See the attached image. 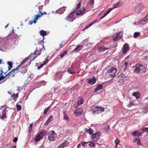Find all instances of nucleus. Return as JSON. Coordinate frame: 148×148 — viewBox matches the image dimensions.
Instances as JSON below:
<instances>
[{"instance_id": "obj_55", "label": "nucleus", "mask_w": 148, "mask_h": 148, "mask_svg": "<svg viewBox=\"0 0 148 148\" xmlns=\"http://www.w3.org/2000/svg\"><path fill=\"white\" fill-rule=\"evenodd\" d=\"M18 140V138L17 137H15L14 138L13 141L15 143Z\"/></svg>"}, {"instance_id": "obj_36", "label": "nucleus", "mask_w": 148, "mask_h": 148, "mask_svg": "<svg viewBox=\"0 0 148 148\" xmlns=\"http://www.w3.org/2000/svg\"><path fill=\"white\" fill-rule=\"evenodd\" d=\"M140 34V33L138 32H135L134 34V38H136L138 37Z\"/></svg>"}, {"instance_id": "obj_20", "label": "nucleus", "mask_w": 148, "mask_h": 148, "mask_svg": "<svg viewBox=\"0 0 148 148\" xmlns=\"http://www.w3.org/2000/svg\"><path fill=\"white\" fill-rule=\"evenodd\" d=\"M24 67H20L18 68V71H19V74L21 75H23L25 73V71L23 70Z\"/></svg>"}, {"instance_id": "obj_13", "label": "nucleus", "mask_w": 148, "mask_h": 148, "mask_svg": "<svg viewBox=\"0 0 148 148\" xmlns=\"http://www.w3.org/2000/svg\"><path fill=\"white\" fill-rule=\"evenodd\" d=\"M129 49L128 45L126 43L123 46L122 48V51L123 53H125Z\"/></svg>"}, {"instance_id": "obj_64", "label": "nucleus", "mask_w": 148, "mask_h": 148, "mask_svg": "<svg viewBox=\"0 0 148 148\" xmlns=\"http://www.w3.org/2000/svg\"><path fill=\"white\" fill-rule=\"evenodd\" d=\"M8 24L7 25H6L5 27V28H6L8 26Z\"/></svg>"}, {"instance_id": "obj_60", "label": "nucleus", "mask_w": 148, "mask_h": 148, "mask_svg": "<svg viewBox=\"0 0 148 148\" xmlns=\"http://www.w3.org/2000/svg\"><path fill=\"white\" fill-rule=\"evenodd\" d=\"M68 72L70 73L71 74H72L73 73H74L73 72H71L70 70H69V69L68 70Z\"/></svg>"}, {"instance_id": "obj_25", "label": "nucleus", "mask_w": 148, "mask_h": 148, "mask_svg": "<svg viewBox=\"0 0 148 148\" xmlns=\"http://www.w3.org/2000/svg\"><path fill=\"white\" fill-rule=\"evenodd\" d=\"M18 94L17 93L16 94L13 93L12 95H11V97H13V99H14V101H16L17 100V98L18 97Z\"/></svg>"}, {"instance_id": "obj_50", "label": "nucleus", "mask_w": 148, "mask_h": 148, "mask_svg": "<svg viewBox=\"0 0 148 148\" xmlns=\"http://www.w3.org/2000/svg\"><path fill=\"white\" fill-rule=\"evenodd\" d=\"M120 141L119 139L118 138H117L116 140L115 141V143L116 145H117L119 143Z\"/></svg>"}, {"instance_id": "obj_44", "label": "nucleus", "mask_w": 148, "mask_h": 148, "mask_svg": "<svg viewBox=\"0 0 148 148\" xmlns=\"http://www.w3.org/2000/svg\"><path fill=\"white\" fill-rule=\"evenodd\" d=\"M142 130L143 131L148 132V127H143Z\"/></svg>"}, {"instance_id": "obj_14", "label": "nucleus", "mask_w": 148, "mask_h": 148, "mask_svg": "<svg viewBox=\"0 0 148 148\" xmlns=\"http://www.w3.org/2000/svg\"><path fill=\"white\" fill-rule=\"evenodd\" d=\"M7 109L6 108H5L3 110L2 113V115L0 116V118L3 119H4L6 118V112Z\"/></svg>"}, {"instance_id": "obj_58", "label": "nucleus", "mask_w": 148, "mask_h": 148, "mask_svg": "<svg viewBox=\"0 0 148 148\" xmlns=\"http://www.w3.org/2000/svg\"><path fill=\"white\" fill-rule=\"evenodd\" d=\"M63 47V45L62 44V42H61V44L60 45V49L62 48Z\"/></svg>"}, {"instance_id": "obj_28", "label": "nucleus", "mask_w": 148, "mask_h": 148, "mask_svg": "<svg viewBox=\"0 0 148 148\" xmlns=\"http://www.w3.org/2000/svg\"><path fill=\"white\" fill-rule=\"evenodd\" d=\"M83 47V46H82L81 45H78L75 48L73 51H78L81 50Z\"/></svg>"}, {"instance_id": "obj_53", "label": "nucleus", "mask_w": 148, "mask_h": 148, "mask_svg": "<svg viewBox=\"0 0 148 148\" xmlns=\"http://www.w3.org/2000/svg\"><path fill=\"white\" fill-rule=\"evenodd\" d=\"M4 79V77L3 76H0V81H2V80H3ZM2 83V82H0V84Z\"/></svg>"}, {"instance_id": "obj_15", "label": "nucleus", "mask_w": 148, "mask_h": 148, "mask_svg": "<svg viewBox=\"0 0 148 148\" xmlns=\"http://www.w3.org/2000/svg\"><path fill=\"white\" fill-rule=\"evenodd\" d=\"M148 21V14L146 15L145 17L143 18L140 22V23L142 24H145Z\"/></svg>"}, {"instance_id": "obj_10", "label": "nucleus", "mask_w": 148, "mask_h": 148, "mask_svg": "<svg viewBox=\"0 0 148 148\" xmlns=\"http://www.w3.org/2000/svg\"><path fill=\"white\" fill-rule=\"evenodd\" d=\"M13 71L12 70L10 71L8 73H7V71L5 72V76H3L4 77V79L6 77L8 79H10L11 77H14L15 75V73H14Z\"/></svg>"}, {"instance_id": "obj_24", "label": "nucleus", "mask_w": 148, "mask_h": 148, "mask_svg": "<svg viewBox=\"0 0 148 148\" xmlns=\"http://www.w3.org/2000/svg\"><path fill=\"white\" fill-rule=\"evenodd\" d=\"M113 9V8H111L108 10H107V11L105 12V14H104V15L103 16H102V17L101 18V19H102V18L106 16Z\"/></svg>"}, {"instance_id": "obj_63", "label": "nucleus", "mask_w": 148, "mask_h": 148, "mask_svg": "<svg viewBox=\"0 0 148 148\" xmlns=\"http://www.w3.org/2000/svg\"><path fill=\"white\" fill-rule=\"evenodd\" d=\"M2 61V60L1 59H0V64H1Z\"/></svg>"}, {"instance_id": "obj_61", "label": "nucleus", "mask_w": 148, "mask_h": 148, "mask_svg": "<svg viewBox=\"0 0 148 148\" xmlns=\"http://www.w3.org/2000/svg\"><path fill=\"white\" fill-rule=\"evenodd\" d=\"M81 146V144L80 143L77 146V148H79Z\"/></svg>"}, {"instance_id": "obj_54", "label": "nucleus", "mask_w": 148, "mask_h": 148, "mask_svg": "<svg viewBox=\"0 0 148 148\" xmlns=\"http://www.w3.org/2000/svg\"><path fill=\"white\" fill-rule=\"evenodd\" d=\"M88 142H82L81 143V145H83L84 147H85V145L86 143H87Z\"/></svg>"}, {"instance_id": "obj_35", "label": "nucleus", "mask_w": 148, "mask_h": 148, "mask_svg": "<svg viewBox=\"0 0 148 148\" xmlns=\"http://www.w3.org/2000/svg\"><path fill=\"white\" fill-rule=\"evenodd\" d=\"M67 53V51H65L62 53L60 55V58H62Z\"/></svg>"}, {"instance_id": "obj_6", "label": "nucleus", "mask_w": 148, "mask_h": 148, "mask_svg": "<svg viewBox=\"0 0 148 148\" xmlns=\"http://www.w3.org/2000/svg\"><path fill=\"white\" fill-rule=\"evenodd\" d=\"M116 71L117 70L115 68L111 67L108 70L106 73L110 76L113 77L115 76Z\"/></svg>"}, {"instance_id": "obj_48", "label": "nucleus", "mask_w": 148, "mask_h": 148, "mask_svg": "<svg viewBox=\"0 0 148 148\" xmlns=\"http://www.w3.org/2000/svg\"><path fill=\"white\" fill-rule=\"evenodd\" d=\"M26 61L27 60L25 59L23 60L21 64L18 66H19V67L22 66L23 65V64L26 62Z\"/></svg>"}, {"instance_id": "obj_34", "label": "nucleus", "mask_w": 148, "mask_h": 148, "mask_svg": "<svg viewBox=\"0 0 148 148\" xmlns=\"http://www.w3.org/2000/svg\"><path fill=\"white\" fill-rule=\"evenodd\" d=\"M8 64L9 65L8 70H10L12 68V63L11 62H8Z\"/></svg>"}, {"instance_id": "obj_42", "label": "nucleus", "mask_w": 148, "mask_h": 148, "mask_svg": "<svg viewBox=\"0 0 148 148\" xmlns=\"http://www.w3.org/2000/svg\"><path fill=\"white\" fill-rule=\"evenodd\" d=\"M75 114L76 116L80 115L81 114V112H78V110L77 109L75 111Z\"/></svg>"}, {"instance_id": "obj_29", "label": "nucleus", "mask_w": 148, "mask_h": 148, "mask_svg": "<svg viewBox=\"0 0 148 148\" xmlns=\"http://www.w3.org/2000/svg\"><path fill=\"white\" fill-rule=\"evenodd\" d=\"M47 33L46 31L43 30H41L40 32V35L42 36L44 39V36L46 35Z\"/></svg>"}, {"instance_id": "obj_41", "label": "nucleus", "mask_w": 148, "mask_h": 148, "mask_svg": "<svg viewBox=\"0 0 148 148\" xmlns=\"http://www.w3.org/2000/svg\"><path fill=\"white\" fill-rule=\"evenodd\" d=\"M135 142L138 145L140 144V139L139 138H136L134 140Z\"/></svg>"}, {"instance_id": "obj_21", "label": "nucleus", "mask_w": 148, "mask_h": 148, "mask_svg": "<svg viewBox=\"0 0 148 148\" xmlns=\"http://www.w3.org/2000/svg\"><path fill=\"white\" fill-rule=\"evenodd\" d=\"M53 117L52 116H50L47 120L45 124V125H47L49 123L53 121Z\"/></svg>"}, {"instance_id": "obj_22", "label": "nucleus", "mask_w": 148, "mask_h": 148, "mask_svg": "<svg viewBox=\"0 0 148 148\" xmlns=\"http://www.w3.org/2000/svg\"><path fill=\"white\" fill-rule=\"evenodd\" d=\"M103 88V86L102 85H98L97 88L95 89V92H97L98 90H101Z\"/></svg>"}, {"instance_id": "obj_32", "label": "nucleus", "mask_w": 148, "mask_h": 148, "mask_svg": "<svg viewBox=\"0 0 148 148\" xmlns=\"http://www.w3.org/2000/svg\"><path fill=\"white\" fill-rule=\"evenodd\" d=\"M19 66H18L16 68L12 69V70L13 71V72L15 73V75L17 73L19 74V71H18V68H19Z\"/></svg>"}, {"instance_id": "obj_9", "label": "nucleus", "mask_w": 148, "mask_h": 148, "mask_svg": "<svg viewBox=\"0 0 148 148\" xmlns=\"http://www.w3.org/2000/svg\"><path fill=\"white\" fill-rule=\"evenodd\" d=\"M122 34L121 32H118L114 34L113 36V40L115 41H118L122 37Z\"/></svg>"}, {"instance_id": "obj_30", "label": "nucleus", "mask_w": 148, "mask_h": 148, "mask_svg": "<svg viewBox=\"0 0 148 148\" xmlns=\"http://www.w3.org/2000/svg\"><path fill=\"white\" fill-rule=\"evenodd\" d=\"M95 23V21L94 20L90 24L88 25L86 27L82 30V31H83L85 29H86L88 28L89 27H90L93 24H94V23Z\"/></svg>"}, {"instance_id": "obj_56", "label": "nucleus", "mask_w": 148, "mask_h": 148, "mask_svg": "<svg viewBox=\"0 0 148 148\" xmlns=\"http://www.w3.org/2000/svg\"><path fill=\"white\" fill-rule=\"evenodd\" d=\"M109 129V127L108 125H107L106 127L104 128V130L106 131H108Z\"/></svg>"}, {"instance_id": "obj_27", "label": "nucleus", "mask_w": 148, "mask_h": 148, "mask_svg": "<svg viewBox=\"0 0 148 148\" xmlns=\"http://www.w3.org/2000/svg\"><path fill=\"white\" fill-rule=\"evenodd\" d=\"M48 59H46L45 61H44L43 63L41 64L38 67V69H40L43 67L48 62Z\"/></svg>"}, {"instance_id": "obj_37", "label": "nucleus", "mask_w": 148, "mask_h": 148, "mask_svg": "<svg viewBox=\"0 0 148 148\" xmlns=\"http://www.w3.org/2000/svg\"><path fill=\"white\" fill-rule=\"evenodd\" d=\"M4 76V73L2 70V68L1 67H0V76Z\"/></svg>"}, {"instance_id": "obj_5", "label": "nucleus", "mask_w": 148, "mask_h": 148, "mask_svg": "<svg viewBox=\"0 0 148 148\" xmlns=\"http://www.w3.org/2000/svg\"><path fill=\"white\" fill-rule=\"evenodd\" d=\"M144 7V5L143 3H140L137 4L135 8L134 9V10L136 13H140L142 10L143 9Z\"/></svg>"}, {"instance_id": "obj_46", "label": "nucleus", "mask_w": 148, "mask_h": 148, "mask_svg": "<svg viewBox=\"0 0 148 148\" xmlns=\"http://www.w3.org/2000/svg\"><path fill=\"white\" fill-rule=\"evenodd\" d=\"M134 103H133V102H130L129 104H128L127 105V106L128 108H130L131 106H133L134 105Z\"/></svg>"}, {"instance_id": "obj_18", "label": "nucleus", "mask_w": 148, "mask_h": 148, "mask_svg": "<svg viewBox=\"0 0 148 148\" xmlns=\"http://www.w3.org/2000/svg\"><path fill=\"white\" fill-rule=\"evenodd\" d=\"M133 96L135 97L137 99H139L140 96V94L138 92H135L132 93Z\"/></svg>"}, {"instance_id": "obj_59", "label": "nucleus", "mask_w": 148, "mask_h": 148, "mask_svg": "<svg viewBox=\"0 0 148 148\" xmlns=\"http://www.w3.org/2000/svg\"><path fill=\"white\" fill-rule=\"evenodd\" d=\"M42 47H43V49H40V51H44V50L45 49V47H44V45H42Z\"/></svg>"}, {"instance_id": "obj_11", "label": "nucleus", "mask_w": 148, "mask_h": 148, "mask_svg": "<svg viewBox=\"0 0 148 148\" xmlns=\"http://www.w3.org/2000/svg\"><path fill=\"white\" fill-rule=\"evenodd\" d=\"M94 4V1L93 0H91L88 3L87 5L85 8L86 11L88 12L92 9L93 6Z\"/></svg>"}, {"instance_id": "obj_52", "label": "nucleus", "mask_w": 148, "mask_h": 148, "mask_svg": "<svg viewBox=\"0 0 148 148\" xmlns=\"http://www.w3.org/2000/svg\"><path fill=\"white\" fill-rule=\"evenodd\" d=\"M33 23H35V22H34V20L33 21H29V24L30 25H31L33 24Z\"/></svg>"}, {"instance_id": "obj_49", "label": "nucleus", "mask_w": 148, "mask_h": 148, "mask_svg": "<svg viewBox=\"0 0 148 148\" xmlns=\"http://www.w3.org/2000/svg\"><path fill=\"white\" fill-rule=\"evenodd\" d=\"M39 12L40 13L41 16H42L44 14H47V12H42L40 10L39 11Z\"/></svg>"}, {"instance_id": "obj_33", "label": "nucleus", "mask_w": 148, "mask_h": 148, "mask_svg": "<svg viewBox=\"0 0 148 148\" xmlns=\"http://www.w3.org/2000/svg\"><path fill=\"white\" fill-rule=\"evenodd\" d=\"M64 120L66 121H69V119L68 117L66 114L65 112H64Z\"/></svg>"}, {"instance_id": "obj_2", "label": "nucleus", "mask_w": 148, "mask_h": 148, "mask_svg": "<svg viewBox=\"0 0 148 148\" xmlns=\"http://www.w3.org/2000/svg\"><path fill=\"white\" fill-rule=\"evenodd\" d=\"M81 5V3H79L77 4L74 9V10L76 13V14L77 15L82 16L83 14L86 12L85 6H84L81 8H80Z\"/></svg>"}, {"instance_id": "obj_17", "label": "nucleus", "mask_w": 148, "mask_h": 148, "mask_svg": "<svg viewBox=\"0 0 148 148\" xmlns=\"http://www.w3.org/2000/svg\"><path fill=\"white\" fill-rule=\"evenodd\" d=\"M96 79L94 77L93 78H90L88 79V82L90 84H94L96 82Z\"/></svg>"}, {"instance_id": "obj_47", "label": "nucleus", "mask_w": 148, "mask_h": 148, "mask_svg": "<svg viewBox=\"0 0 148 148\" xmlns=\"http://www.w3.org/2000/svg\"><path fill=\"white\" fill-rule=\"evenodd\" d=\"M33 124L32 123L30 124V126L29 128V132H30L32 129V127H33Z\"/></svg>"}, {"instance_id": "obj_3", "label": "nucleus", "mask_w": 148, "mask_h": 148, "mask_svg": "<svg viewBox=\"0 0 148 148\" xmlns=\"http://www.w3.org/2000/svg\"><path fill=\"white\" fill-rule=\"evenodd\" d=\"M46 134V132L44 130L38 133L34 138V140L36 142H38L42 140L43 137Z\"/></svg>"}, {"instance_id": "obj_38", "label": "nucleus", "mask_w": 148, "mask_h": 148, "mask_svg": "<svg viewBox=\"0 0 148 148\" xmlns=\"http://www.w3.org/2000/svg\"><path fill=\"white\" fill-rule=\"evenodd\" d=\"M17 109L18 111H20L22 109V107L21 105L19 104L16 105Z\"/></svg>"}, {"instance_id": "obj_16", "label": "nucleus", "mask_w": 148, "mask_h": 148, "mask_svg": "<svg viewBox=\"0 0 148 148\" xmlns=\"http://www.w3.org/2000/svg\"><path fill=\"white\" fill-rule=\"evenodd\" d=\"M69 144V143L67 141H65L62 143L59 146L60 148H63L67 146Z\"/></svg>"}, {"instance_id": "obj_40", "label": "nucleus", "mask_w": 148, "mask_h": 148, "mask_svg": "<svg viewBox=\"0 0 148 148\" xmlns=\"http://www.w3.org/2000/svg\"><path fill=\"white\" fill-rule=\"evenodd\" d=\"M50 108H49V107H48L44 111V115L46 114L47 112H48Z\"/></svg>"}, {"instance_id": "obj_1", "label": "nucleus", "mask_w": 148, "mask_h": 148, "mask_svg": "<svg viewBox=\"0 0 148 148\" xmlns=\"http://www.w3.org/2000/svg\"><path fill=\"white\" fill-rule=\"evenodd\" d=\"M134 71L139 75H143L145 73L146 69L145 66L140 64H137L135 66L133 67Z\"/></svg>"}, {"instance_id": "obj_62", "label": "nucleus", "mask_w": 148, "mask_h": 148, "mask_svg": "<svg viewBox=\"0 0 148 148\" xmlns=\"http://www.w3.org/2000/svg\"><path fill=\"white\" fill-rule=\"evenodd\" d=\"M11 148H16V147L15 146L13 145L12 147Z\"/></svg>"}, {"instance_id": "obj_12", "label": "nucleus", "mask_w": 148, "mask_h": 148, "mask_svg": "<svg viewBox=\"0 0 148 148\" xmlns=\"http://www.w3.org/2000/svg\"><path fill=\"white\" fill-rule=\"evenodd\" d=\"M100 133L97 132L92 135V140L94 141H97L99 138Z\"/></svg>"}, {"instance_id": "obj_23", "label": "nucleus", "mask_w": 148, "mask_h": 148, "mask_svg": "<svg viewBox=\"0 0 148 148\" xmlns=\"http://www.w3.org/2000/svg\"><path fill=\"white\" fill-rule=\"evenodd\" d=\"M77 106H79L81 104H82L83 102V98L82 97H79L78 99L77 100Z\"/></svg>"}, {"instance_id": "obj_19", "label": "nucleus", "mask_w": 148, "mask_h": 148, "mask_svg": "<svg viewBox=\"0 0 148 148\" xmlns=\"http://www.w3.org/2000/svg\"><path fill=\"white\" fill-rule=\"evenodd\" d=\"M84 131L90 135H92L93 132V130L90 128H89L88 129L86 128H85Z\"/></svg>"}, {"instance_id": "obj_57", "label": "nucleus", "mask_w": 148, "mask_h": 148, "mask_svg": "<svg viewBox=\"0 0 148 148\" xmlns=\"http://www.w3.org/2000/svg\"><path fill=\"white\" fill-rule=\"evenodd\" d=\"M128 64V63L127 62H124V66H125V68L127 66Z\"/></svg>"}, {"instance_id": "obj_43", "label": "nucleus", "mask_w": 148, "mask_h": 148, "mask_svg": "<svg viewBox=\"0 0 148 148\" xmlns=\"http://www.w3.org/2000/svg\"><path fill=\"white\" fill-rule=\"evenodd\" d=\"M114 8H116L119 6V3L118 2L113 4Z\"/></svg>"}, {"instance_id": "obj_45", "label": "nucleus", "mask_w": 148, "mask_h": 148, "mask_svg": "<svg viewBox=\"0 0 148 148\" xmlns=\"http://www.w3.org/2000/svg\"><path fill=\"white\" fill-rule=\"evenodd\" d=\"M88 144V146L90 147H93L94 145V143L92 142H90Z\"/></svg>"}, {"instance_id": "obj_26", "label": "nucleus", "mask_w": 148, "mask_h": 148, "mask_svg": "<svg viewBox=\"0 0 148 148\" xmlns=\"http://www.w3.org/2000/svg\"><path fill=\"white\" fill-rule=\"evenodd\" d=\"M109 48H106L105 47L103 46L102 47H99L98 48V49L101 51H104L105 50L108 49Z\"/></svg>"}, {"instance_id": "obj_4", "label": "nucleus", "mask_w": 148, "mask_h": 148, "mask_svg": "<svg viewBox=\"0 0 148 148\" xmlns=\"http://www.w3.org/2000/svg\"><path fill=\"white\" fill-rule=\"evenodd\" d=\"M93 113L97 114L104 112L105 108L97 106H94L92 108Z\"/></svg>"}, {"instance_id": "obj_8", "label": "nucleus", "mask_w": 148, "mask_h": 148, "mask_svg": "<svg viewBox=\"0 0 148 148\" xmlns=\"http://www.w3.org/2000/svg\"><path fill=\"white\" fill-rule=\"evenodd\" d=\"M76 13L74 10L71 12L70 14L68 15V20L70 22L73 21L76 18Z\"/></svg>"}, {"instance_id": "obj_31", "label": "nucleus", "mask_w": 148, "mask_h": 148, "mask_svg": "<svg viewBox=\"0 0 148 148\" xmlns=\"http://www.w3.org/2000/svg\"><path fill=\"white\" fill-rule=\"evenodd\" d=\"M41 16L40 14H38L34 16L35 18L34 19V22H35V23H36L37 22L36 21Z\"/></svg>"}, {"instance_id": "obj_51", "label": "nucleus", "mask_w": 148, "mask_h": 148, "mask_svg": "<svg viewBox=\"0 0 148 148\" xmlns=\"http://www.w3.org/2000/svg\"><path fill=\"white\" fill-rule=\"evenodd\" d=\"M12 145V144L11 143H10L7 144L5 146H6L7 148H8L9 147H10Z\"/></svg>"}, {"instance_id": "obj_39", "label": "nucleus", "mask_w": 148, "mask_h": 148, "mask_svg": "<svg viewBox=\"0 0 148 148\" xmlns=\"http://www.w3.org/2000/svg\"><path fill=\"white\" fill-rule=\"evenodd\" d=\"M138 132L137 130H136L134 132L132 133V135L134 136H136L137 134H138V137H139L140 135L139 134H138Z\"/></svg>"}, {"instance_id": "obj_7", "label": "nucleus", "mask_w": 148, "mask_h": 148, "mask_svg": "<svg viewBox=\"0 0 148 148\" xmlns=\"http://www.w3.org/2000/svg\"><path fill=\"white\" fill-rule=\"evenodd\" d=\"M57 134L53 131H49L48 134V139L50 141L55 140Z\"/></svg>"}]
</instances>
